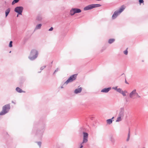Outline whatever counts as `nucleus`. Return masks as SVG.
<instances>
[{
  "mask_svg": "<svg viewBox=\"0 0 148 148\" xmlns=\"http://www.w3.org/2000/svg\"><path fill=\"white\" fill-rule=\"evenodd\" d=\"M143 148H145V147H143Z\"/></svg>",
  "mask_w": 148,
  "mask_h": 148,
  "instance_id": "nucleus-43",
  "label": "nucleus"
},
{
  "mask_svg": "<svg viewBox=\"0 0 148 148\" xmlns=\"http://www.w3.org/2000/svg\"><path fill=\"white\" fill-rule=\"evenodd\" d=\"M117 91L118 92L120 93H121L122 91V89L121 88H118V89H117Z\"/></svg>",
  "mask_w": 148,
  "mask_h": 148,
  "instance_id": "nucleus-25",
  "label": "nucleus"
},
{
  "mask_svg": "<svg viewBox=\"0 0 148 148\" xmlns=\"http://www.w3.org/2000/svg\"><path fill=\"white\" fill-rule=\"evenodd\" d=\"M74 11V13L75 14L76 13H79L81 12V10L79 8H73Z\"/></svg>",
  "mask_w": 148,
  "mask_h": 148,
  "instance_id": "nucleus-13",
  "label": "nucleus"
},
{
  "mask_svg": "<svg viewBox=\"0 0 148 148\" xmlns=\"http://www.w3.org/2000/svg\"><path fill=\"white\" fill-rule=\"evenodd\" d=\"M18 14H17V17H18Z\"/></svg>",
  "mask_w": 148,
  "mask_h": 148,
  "instance_id": "nucleus-41",
  "label": "nucleus"
},
{
  "mask_svg": "<svg viewBox=\"0 0 148 148\" xmlns=\"http://www.w3.org/2000/svg\"><path fill=\"white\" fill-rule=\"evenodd\" d=\"M93 8L92 5V4L86 6L84 8V10L85 11H86L90 10L91 9H93Z\"/></svg>",
  "mask_w": 148,
  "mask_h": 148,
  "instance_id": "nucleus-10",
  "label": "nucleus"
},
{
  "mask_svg": "<svg viewBox=\"0 0 148 148\" xmlns=\"http://www.w3.org/2000/svg\"><path fill=\"white\" fill-rule=\"evenodd\" d=\"M42 19V17L40 16H38L37 18V19L38 21H40Z\"/></svg>",
  "mask_w": 148,
  "mask_h": 148,
  "instance_id": "nucleus-22",
  "label": "nucleus"
},
{
  "mask_svg": "<svg viewBox=\"0 0 148 148\" xmlns=\"http://www.w3.org/2000/svg\"><path fill=\"white\" fill-rule=\"evenodd\" d=\"M12 41H10V42L9 44V47H11L12 46Z\"/></svg>",
  "mask_w": 148,
  "mask_h": 148,
  "instance_id": "nucleus-26",
  "label": "nucleus"
},
{
  "mask_svg": "<svg viewBox=\"0 0 148 148\" xmlns=\"http://www.w3.org/2000/svg\"><path fill=\"white\" fill-rule=\"evenodd\" d=\"M111 87L104 88L101 90V92L104 93H107L111 90Z\"/></svg>",
  "mask_w": 148,
  "mask_h": 148,
  "instance_id": "nucleus-11",
  "label": "nucleus"
},
{
  "mask_svg": "<svg viewBox=\"0 0 148 148\" xmlns=\"http://www.w3.org/2000/svg\"><path fill=\"white\" fill-rule=\"evenodd\" d=\"M53 29V28L52 27H51L49 30V31H51Z\"/></svg>",
  "mask_w": 148,
  "mask_h": 148,
  "instance_id": "nucleus-34",
  "label": "nucleus"
},
{
  "mask_svg": "<svg viewBox=\"0 0 148 148\" xmlns=\"http://www.w3.org/2000/svg\"><path fill=\"white\" fill-rule=\"evenodd\" d=\"M127 49V48L123 52L124 53L125 55H127L128 54V51Z\"/></svg>",
  "mask_w": 148,
  "mask_h": 148,
  "instance_id": "nucleus-24",
  "label": "nucleus"
},
{
  "mask_svg": "<svg viewBox=\"0 0 148 148\" xmlns=\"http://www.w3.org/2000/svg\"><path fill=\"white\" fill-rule=\"evenodd\" d=\"M125 7L123 5H122L119 9L118 10L114 12L112 16V19H114L116 18L117 16L120 14V13L122 12L125 9Z\"/></svg>",
  "mask_w": 148,
  "mask_h": 148,
  "instance_id": "nucleus-3",
  "label": "nucleus"
},
{
  "mask_svg": "<svg viewBox=\"0 0 148 148\" xmlns=\"http://www.w3.org/2000/svg\"><path fill=\"white\" fill-rule=\"evenodd\" d=\"M16 90L17 91V92L19 93L25 92V91L22 90L20 88L18 87L16 88Z\"/></svg>",
  "mask_w": 148,
  "mask_h": 148,
  "instance_id": "nucleus-15",
  "label": "nucleus"
},
{
  "mask_svg": "<svg viewBox=\"0 0 148 148\" xmlns=\"http://www.w3.org/2000/svg\"><path fill=\"white\" fill-rule=\"evenodd\" d=\"M125 115V110L124 108H121L119 110L118 116L116 120V122H118L121 121L123 119Z\"/></svg>",
  "mask_w": 148,
  "mask_h": 148,
  "instance_id": "nucleus-1",
  "label": "nucleus"
},
{
  "mask_svg": "<svg viewBox=\"0 0 148 148\" xmlns=\"http://www.w3.org/2000/svg\"><path fill=\"white\" fill-rule=\"evenodd\" d=\"M10 8H8L5 11V17H6L10 12Z\"/></svg>",
  "mask_w": 148,
  "mask_h": 148,
  "instance_id": "nucleus-16",
  "label": "nucleus"
},
{
  "mask_svg": "<svg viewBox=\"0 0 148 148\" xmlns=\"http://www.w3.org/2000/svg\"><path fill=\"white\" fill-rule=\"evenodd\" d=\"M10 108L9 104L3 106L2 108V110L0 112V115H4L8 113Z\"/></svg>",
  "mask_w": 148,
  "mask_h": 148,
  "instance_id": "nucleus-4",
  "label": "nucleus"
},
{
  "mask_svg": "<svg viewBox=\"0 0 148 148\" xmlns=\"http://www.w3.org/2000/svg\"><path fill=\"white\" fill-rule=\"evenodd\" d=\"M83 143H81L80 145V147H79V148H82L83 147V146L82 145V144H83Z\"/></svg>",
  "mask_w": 148,
  "mask_h": 148,
  "instance_id": "nucleus-32",
  "label": "nucleus"
},
{
  "mask_svg": "<svg viewBox=\"0 0 148 148\" xmlns=\"http://www.w3.org/2000/svg\"><path fill=\"white\" fill-rule=\"evenodd\" d=\"M23 9V7L22 6H18L15 8L14 10L15 12L18 13V14L21 15Z\"/></svg>",
  "mask_w": 148,
  "mask_h": 148,
  "instance_id": "nucleus-7",
  "label": "nucleus"
},
{
  "mask_svg": "<svg viewBox=\"0 0 148 148\" xmlns=\"http://www.w3.org/2000/svg\"><path fill=\"white\" fill-rule=\"evenodd\" d=\"M136 90L135 89L130 92L129 94L130 97L132 99H134V96H135L136 93Z\"/></svg>",
  "mask_w": 148,
  "mask_h": 148,
  "instance_id": "nucleus-8",
  "label": "nucleus"
},
{
  "mask_svg": "<svg viewBox=\"0 0 148 148\" xmlns=\"http://www.w3.org/2000/svg\"><path fill=\"white\" fill-rule=\"evenodd\" d=\"M45 130V127H43L41 129V130H38L37 132V134L39 135V136H42Z\"/></svg>",
  "mask_w": 148,
  "mask_h": 148,
  "instance_id": "nucleus-9",
  "label": "nucleus"
},
{
  "mask_svg": "<svg viewBox=\"0 0 148 148\" xmlns=\"http://www.w3.org/2000/svg\"><path fill=\"white\" fill-rule=\"evenodd\" d=\"M77 74H74L71 76L64 82V84H67L75 80L77 78Z\"/></svg>",
  "mask_w": 148,
  "mask_h": 148,
  "instance_id": "nucleus-5",
  "label": "nucleus"
},
{
  "mask_svg": "<svg viewBox=\"0 0 148 148\" xmlns=\"http://www.w3.org/2000/svg\"><path fill=\"white\" fill-rule=\"evenodd\" d=\"M121 93L124 96H126V94L123 91H122Z\"/></svg>",
  "mask_w": 148,
  "mask_h": 148,
  "instance_id": "nucleus-27",
  "label": "nucleus"
},
{
  "mask_svg": "<svg viewBox=\"0 0 148 148\" xmlns=\"http://www.w3.org/2000/svg\"><path fill=\"white\" fill-rule=\"evenodd\" d=\"M61 88H64V87H63V86H61Z\"/></svg>",
  "mask_w": 148,
  "mask_h": 148,
  "instance_id": "nucleus-39",
  "label": "nucleus"
},
{
  "mask_svg": "<svg viewBox=\"0 0 148 148\" xmlns=\"http://www.w3.org/2000/svg\"><path fill=\"white\" fill-rule=\"evenodd\" d=\"M136 97L134 98H140L141 97L138 95V94L136 92Z\"/></svg>",
  "mask_w": 148,
  "mask_h": 148,
  "instance_id": "nucleus-23",
  "label": "nucleus"
},
{
  "mask_svg": "<svg viewBox=\"0 0 148 148\" xmlns=\"http://www.w3.org/2000/svg\"><path fill=\"white\" fill-rule=\"evenodd\" d=\"M16 3L15 1H14V0L12 2V4L14 5L15 3Z\"/></svg>",
  "mask_w": 148,
  "mask_h": 148,
  "instance_id": "nucleus-36",
  "label": "nucleus"
},
{
  "mask_svg": "<svg viewBox=\"0 0 148 148\" xmlns=\"http://www.w3.org/2000/svg\"><path fill=\"white\" fill-rule=\"evenodd\" d=\"M115 39L113 38L110 39L108 40V42L109 44H112L115 41Z\"/></svg>",
  "mask_w": 148,
  "mask_h": 148,
  "instance_id": "nucleus-18",
  "label": "nucleus"
},
{
  "mask_svg": "<svg viewBox=\"0 0 148 148\" xmlns=\"http://www.w3.org/2000/svg\"><path fill=\"white\" fill-rule=\"evenodd\" d=\"M82 90V88L80 87L76 89L74 91V92L75 94H77L81 92Z\"/></svg>",
  "mask_w": 148,
  "mask_h": 148,
  "instance_id": "nucleus-12",
  "label": "nucleus"
},
{
  "mask_svg": "<svg viewBox=\"0 0 148 148\" xmlns=\"http://www.w3.org/2000/svg\"><path fill=\"white\" fill-rule=\"evenodd\" d=\"M14 1H15L16 3L18 2L19 0H14Z\"/></svg>",
  "mask_w": 148,
  "mask_h": 148,
  "instance_id": "nucleus-37",
  "label": "nucleus"
},
{
  "mask_svg": "<svg viewBox=\"0 0 148 148\" xmlns=\"http://www.w3.org/2000/svg\"><path fill=\"white\" fill-rule=\"evenodd\" d=\"M83 138L82 143H86L88 141V133L85 132H83Z\"/></svg>",
  "mask_w": 148,
  "mask_h": 148,
  "instance_id": "nucleus-6",
  "label": "nucleus"
},
{
  "mask_svg": "<svg viewBox=\"0 0 148 148\" xmlns=\"http://www.w3.org/2000/svg\"><path fill=\"white\" fill-rule=\"evenodd\" d=\"M111 141L112 142V143H114V139H113V138H112L111 139Z\"/></svg>",
  "mask_w": 148,
  "mask_h": 148,
  "instance_id": "nucleus-35",
  "label": "nucleus"
},
{
  "mask_svg": "<svg viewBox=\"0 0 148 148\" xmlns=\"http://www.w3.org/2000/svg\"><path fill=\"white\" fill-rule=\"evenodd\" d=\"M46 67V66H45V65L41 67L40 68V70H43L44 68H45Z\"/></svg>",
  "mask_w": 148,
  "mask_h": 148,
  "instance_id": "nucleus-28",
  "label": "nucleus"
},
{
  "mask_svg": "<svg viewBox=\"0 0 148 148\" xmlns=\"http://www.w3.org/2000/svg\"><path fill=\"white\" fill-rule=\"evenodd\" d=\"M38 145H39L40 147L41 146V142H37Z\"/></svg>",
  "mask_w": 148,
  "mask_h": 148,
  "instance_id": "nucleus-29",
  "label": "nucleus"
},
{
  "mask_svg": "<svg viewBox=\"0 0 148 148\" xmlns=\"http://www.w3.org/2000/svg\"><path fill=\"white\" fill-rule=\"evenodd\" d=\"M42 26V24H40L37 25L35 29L36 30L40 29Z\"/></svg>",
  "mask_w": 148,
  "mask_h": 148,
  "instance_id": "nucleus-17",
  "label": "nucleus"
},
{
  "mask_svg": "<svg viewBox=\"0 0 148 148\" xmlns=\"http://www.w3.org/2000/svg\"><path fill=\"white\" fill-rule=\"evenodd\" d=\"M114 118V117H113L112 119H107L106 120V122L107 124L110 125L112 123V119Z\"/></svg>",
  "mask_w": 148,
  "mask_h": 148,
  "instance_id": "nucleus-14",
  "label": "nucleus"
},
{
  "mask_svg": "<svg viewBox=\"0 0 148 148\" xmlns=\"http://www.w3.org/2000/svg\"><path fill=\"white\" fill-rule=\"evenodd\" d=\"M58 70H59V69L58 68H57L55 70V71H54V72L53 74L55 73L56 72H57L58 71Z\"/></svg>",
  "mask_w": 148,
  "mask_h": 148,
  "instance_id": "nucleus-33",
  "label": "nucleus"
},
{
  "mask_svg": "<svg viewBox=\"0 0 148 148\" xmlns=\"http://www.w3.org/2000/svg\"><path fill=\"white\" fill-rule=\"evenodd\" d=\"M125 83L127 84H128V82H127L126 80L125 79Z\"/></svg>",
  "mask_w": 148,
  "mask_h": 148,
  "instance_id": "nucleus-38",
  "label": "nucleus"
},
{
  "mask_svg": "<svg viewBox=\"0 0 148 148\" xmlns=\"http://www.w3.org/2000/svg\"><path fill=\"white\" fill-rule=\"evenodd\" d=\"M93 8L100 7L101 5L100 4H92Z\"/></svg>",
  "mask_w": 148,
  "mask_h": 148,
  "instance_id": "nucleus-19",
  "label": "nucleus"
},
{
  "mask_svg": "<svg viewBox=\"0 0 148 148\" xmlns=\"http://www.w3.org/2000/svg\"><path fill=\"white\" fill-rule=\"evenodd\" d=\"M112 88L116 91L117 90V89H118L117 86L114 87H112Z\"/></svg>",
  "mask_w": 148,
  "mask_h": 148,
  "instance_id": "nucleus-31",
  "label": "nucleus"
},
{
  "mask_svg": "<svg viewBox=\"0 0 148 148\" xmlns=\"http://www.w3.org/2000/svg\"><path fill=\"white\" fill-rule=\"evenodd\" d=\"M75 14L73 8H72L70 10V14L71 16H73Z\"/></svg>",
  "mask_w": 148,
  "mask_h": 148,
  "instance_id": "nucleus-20",
  "label": "nucleus"
},
{
  "mask_svg": "<svg viewBox=\"0 0 148 148\" xmlns=\"http://www.w3.org/2000/svg\"><path fill=\"white\" fill-rule=\"evenodd\" d=\"M38 55V52L36 49H32L30 52L28 58L32 61L35 60L37 57Z\"/></svg>",
  "mask_w": 148,
  "mask_h": 148,
  "instance_id": "nucleus-2",
  "label": "nucleus"
},
{
  "mask_svg": "<svg viewBox=\"0 0 148 148\" xmlns=\"http://www.w3.org/2000/svg\"><path fill=\"white\" fill-rule=\"evenodd\" d=\"M11 51H10V53H11Z\"/></svg>",
  "mask_w": 148,
  "mask_h": 148,
  "instance_id": "nucleus-42",
  "label": "nucleus"
},
{
  "mask_svg": "<svg viewBox=\"0 0 148 148\" xmlns=\"http://www.w3.org/2000/svg\"><path fill=\"white\" fill-rule=\"evenodd\" d=\"M12 103H14V101H12Z\"/></svg>",
  "mask_w": 148,
  "mask_h": 148,
  "instance_id": "nucleus-40",
  "label": "nucleus"
},
{
  "mask_svg": "<svg viewBox=\"0 0 148 148\" xmlns=\"http://www.w3.org/2000/svg\"><path fill=\"white\" fill-rule=\"evenodd\" d=\"M130 131L129 130V133L128 134L127 138L126 139V141L128 142L129 141L130 138Z\"/></svg>",
  "mask_w": 148,
  "mask_h": 148,
  "instance_id": "nucleus-21",
  "label": "nucleus"
},
{
  "mask_svg": "<svg viewBox=\"0 0 148 148\" xmlns=\"http://www.w3.org/2000/svg\"><path fill=\"white\" fill-rule=\"evenodd\" d=\"M139 3L140 4L141 3H143L144 1L143 0H139Z\"/></svg>",
  "mask_w": 148,
  "mask_h": 148,
  "instance_id": "nucleus-30",
  "label": "nucleus"
}]
</instances>
